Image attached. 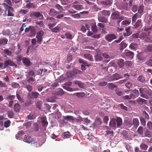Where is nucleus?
<instances>
[{
	"label": "nucleus",
	"instance_id": "f257e3e1",
	"mask_svg": "<svg viewBox=\"0 0 152 152\" xmlns=\"http://www.w3.org/2000/svg\"><path fill=\"white\" fill-rule=\"evenodd\" d=\"M139 90L141 94L140 96L146 99H148V97L147 95L151 96L152 94L151 90L148 88H140Z\"/></svg>",
	"mask_w": 152,
	"mask_h": 152
},
{
	"label": "nucleus",
	"instance_id": "f03ea898",
	"mask_svg": "<svg viewBox=\"0 0 152 152\" xmlns=\"http://www.w3.org/2000/svg\"><path fill=\"white\" fill-rule=\"evenodd\" d=\"M122 124V119L120 118H117L116 120L112 119L110 121L109 125L111 127L115 128L121 126Z\"/></svg>",
	"mask_w": 152,
	"mask_h": 152
},
{
	"label": "nucleus",
	"instance_id": "7ed1b4c3",
	"mask_svg": "<svg viewBox=\"0 0 152 152\" xmlns=\"http://www.w3.org/2000/svg\"><path fill=\"white\" fill-rule=\"evenodd\" d=\"M111 18L113 20H117V21L119 23L121 21L124 19V17L120 16L118 13L115 12L112 14Z\"/></svg>",
	"mask_w": 152,
	"mask_h": 152
},
{
	"label": "nucleus",
	"instance_id": "20e7f679",
	"mask_svg": "<svg viewBox=\"0 0 152 152\" xmlns=\"http://www.w3.org/2000/svg\"><path fill=\"white\" fill-rule=\"evenodd\" d=\"M65 27V25L63 23H61L58 25L53 28H52L51 31L53 32L58 33L61 30H63Z\"/></svg>",
	"mask_w": 152,
	"mask_h": 152
},
{
	"label": "nucleus",
	"instance_id": "39448f33",
	"mask_svg": "<svg viewBox=\"0 0 152 152\" xmlns=\"http://www.w3.org/2000/svg\"><path fill=\"white\" fill-rule=\"evenodd\" d=\"M122 55L123 56H126L128 57L129 59L133 58L134 53L131 51L128 50H125L124 52L122 53Z\"/></svg>",
	"mask_w": 152,
	"mask_h": 152
},
{
	"label": "nucleus",
	"instance_id": "423d86ee",
	"mask_svg": "<svg viewBox=\"0 0 152 152\" xmlns=\"http://www.w3.org/2000/svg\"><path fill=\"white\" fill-rule=\"evenodd\" d=\"M78 3L77 1H75L72 4V7L76 10L79 11L83 9V6Z\"/></svg>",
	"mask_w": 152,
	"mask_h": 152
},
{
	"label": "nucleus",
	"instance_id": "0eeeda50",
	"mask_svg": "<svg viewBox=\"0 0 152 152\" xmlns=\"http://www.w3.org/2000/svg\"><path fill=\"white\" fill-rule=\"evenodd\" d=\"M122 77L119 75L115 74L110 76L109 79V81H113L115 80H117L119 79L122 78Z\"/></svg>",
	"mask_w": 152,
	"mask_h": 152
},
{
	"label": "nucleus",
	"instance_id": "6e6552de",
	"mask_svg": "<svg viewBox=\"0 0 152 152\" xmlns=\"http://www.w3.org/2000/svg\"><path fill=\"white\" fill-rule=\"evenodd\" d=\"M30 16L31 18H34L36 17L39 18L40 19H42L43 18V16L40 13L38 12H32Z\"/></svg>",
	"mask_w": 152,
	"mask_h": 152
},
{
	"label": "nucleus",
	"instance_id": "1a4fd4ad",
	"mask_svg": "<svg viewBox=\"0 0 152 152\" xmlns=\"http://www.w3.org/2000/svg\"><path fill=\"white\" fill-rule=\"evenodd\" d=\"M10 65V66H15L16 67V65L11 60H8L6 61L4 63V67L6 68L7 66Z\"/></svg>",
	"mask_w": 152,
	"mask_h": 152
},
{
	"label": "nucleus",
	"instance_id": "9d476101",
	"mask_svg": "<svg viewBox=\"0 0 152 152\" xmlns=\"http://www.w3.org/2000/svg\"><path fill=\"white\" fill-rule=\"evenodd\" d=\"M105 39L108 42H110L116 38L115 36L113 34H108L105 36Z\"/></svg>",
	"mask_w": 152,
	"mask_h": 152
},
{
	"label": "nucleus",
	"instance_id": "9b49d317",
	"mask_svg": "<svg viewBox=\"0 0 152 152\" xmlns=\"http://www.w3.org/2000/svg\"><path fill=\"white\" fill-rule=\"evenodd\" d=\"M22 61L23 63L27 66H29L31 65L29 60L26 58H23Z\"/></svg>",
	"mask_w": 152,
	"mask_h": 152
},
{
	"label": "nucleus",
	"instance_id": "f8f14e48",
	"mask_svg": "<svg viewBox=\"0 0 152 152\" xmlns=\"http://www.w3.org/2000/svg\"><path fill=\"white\" fill-rule=\"evenodd\" d=\"M123 98L124 99L126 100L131 99L135 98V96L134 94H131L129 95H126L124 96Z\"/></svg>",
	"mask_w": 152,
	"mask_h": 152
},
{
	"label": "nucleus",
	"instance_id": "ddd939ff",
	"mask_svg": "<svg viewBox=\"0 0 152 152\" xmlns=\"http://www.w3.org/2000/svg\"><path fill=\"white\" fill-rule=\"evenodd\" d=\"M23 141L28 143H31V144L32 141L31 138L28 136L25 135L23 139Z\"/></svg>",
	"mask_w": 152,
	"mask_h": 152
},
{
	"label": "nucleus",
	"instance_id": "4468645a",
	"mask_svg": "<svg viewBox=\"0 0 152 152\" xmlns=\"http://www.w3.org/2000/svg\"><path fill=\"white\" fill-rule=\"evenodd\" d=\"M74 83L78 86L80 88H83L84 86V83H83L81 81L76 80L74 82Z\"/></svg>",
	"mask_w": 152,
	"mask_h": 152
},
{
	"label": "nucleus",
	"instance_id": "2eb2a0df",
	"mask_svg": "<svg viewBox=\"0 0 152 152\" xmlns=\"http://www.w3.org/2000/svg\"><path fill=\"white\" fill-rule=\"evenodd\" d=\"M136 102L138 104H142L143 103L146 104L147 103V101L142 99L141 98H139L137 100H136Z\"/></svg>",
	"mask_w": 152,
	"mask_h": 152
},
{
	"label": "nucleus",
	"instance_id": "dca6fc26",
	"mask_svg": "<svg viewBox=\"0 0 152 152\" xmlns=\"http://www.w3.org/2000/svg\"><path fill=\"white\" fill-rule=\"evenodd\" d=\"M13 9L12 7H9V10H8V16H13L14 14L12 12Z\"/></svg>",
	"mask_w": 152,
	"mask_h": 152
},
{
	"label": "nucleus",
	"instance_id": "f3484780",
	"mask_svg": "<svg viewBox=\"0 0 152 152\" xmlns=\"http://www.w3.org/2000/svg\"><path fill=\"white\" fill-rule=\"evenodd\" d=\"M133 125L135 127H137L139 125V122L137 118H134L132 121V125Z\"/></svg>",
	"mask_w": 152,
	"mask_h": 152
},
{
	"label": "nucleus",
	"instance_id": "a211bd4d",
	"mask_svg": "<svg viewBox=\"0 0 152 152\" xmlns=\"http://www.w3.org/2000/svg\"><path fill=\"white\" fill-rule=\"evenodd\" d=\"M98 19L99 22L103 23H106L107 21V19L104 17H99L98 18Z\"/></svg>",
	"mask_w": 152,
	"mask_h": 152
},
{
	"label": "nucleus",
	"instance_id": "6ab92c4d",
	"mask_svg": "<svg viewBox=\"0 0 152 152\" xmlns=\"http://www.w3.org/2000/svg\"><path fill=\"white\" fill-rule=\"evenodd\" d=\"M84 57L85 58L91 61H93L92 56L89 54H85L84 55Z\"/></svg>",
	"mask_w": 152,
	"mask_h": 152
},
{
	"label": "nucleus",
	"instance_id": "aec40b11",
	"mask_svg": "<svg viewBox=\"0 0 152 152\" xmlns=\"http://www.w3.org/2000/svg\"><path fill=\"white\" fill-rule=\"evenodd\" d=\"M138 45L136 43H133L131 44L129 46V48L132 50H134L137 48Z\"/></svg>",
	"mask_w": 152,
	"mask_h": 152
},
{
	"label": "nucleus",
	"instance_id": "412c9836",
	"mask_svg": "<svg viewBox=\"0 0 152 152\" xmlns=\"http://www.w3.org/2000/svg\"><path fill=\"white\" fill-rule=\"evenodd\" d=\"M91 29L94 32H96L97 31L96 23L95 22L92 23L91 25Z\"/></svg>",
	"mask_w": 152,
	"mask_h": 152
},
{
	"label": "nucleus",
	"instance_id": "4be33fe9",
	"mask_svg": "<svg viewBox=\"0 0 152 152\" xmlns=\"http://www.w3.org/2000/svg\"><path fill=\"white\" fill-rule=\"evenodd\" d=\"M57 14L56 11L53 9H51L50 11L49 14L50 16H53Z\"/></svg>",
	"mask_w": 152,
	"mask_h": 152
},
{
	"label": "nucleus",
	"instance_id": "5701e85b",
	"mask_svg": "<svg viewBox=\"0 0 152 152\" xmlns=\"http://www.w3.org/2000/svg\"><path fill=\"white\" fill-rule=\"evenodd\" d=\"M100 12L103 15L105 16H109L110 14V12L109 11L103 10Z\"/></svg>",
	"mask_w": 152,
	"mask_h": 152
},
{
	"label": "nucleus",
	"instance_id": "b1692460",
	"mask_svg": "<svg viewBox=\"0 0 152 152\" xmlns=\"http://www.w3.org/2000/svg\"><path fill=\"white\" fill-rule=\"evenodd\" d=\"M127 46V44L124 42H122L120 44V49L122 50Z\"/></svg>",
	"mask_w": 152,
	"mask_h": 152
},
{
	"label": "nucleus",
	"instance_id": "393cba45",
	"mask_svg": "<svg viewBox=\"0 0 152 152\" xmlns=\"http://www.w3.org/2000/svg\"><path fill=\"white\" fill-rule=\"evenodd\" d=\"M112 1L113 0H106L105 1H102L101 2L103 5H108L112 3Z\"/></svg>",
	"mask_w": 152,
	"mask_h": 152
},
{
	"label": "nucleus",
	"instance_id": "a878e982",
	"mask_svg": "<svg viewBox=\"0 0 152 152\" xmlns=\"http://www.w3.org/2000/svg\"><path fill=\"white\" fill-rule=\"evenodd\" d=\"M2 33L3 35L5 36H9L11 33V31L9 29L4 30Z\"/></svg>",
	"mask_w": 152,
	"mask_h": 152
},
{
	"label": "nucleus",
	"instance_id": "bb28decb",
	"mask_svg": "<svg viewBox=\"0 0 152 152\" xmlns=\"http://www.w3.org/2000/svg\"><path fill=\"white\" fill-rule=\"evenodd\" d=\"M152 133L148 130H146L144 132L145 136L148 137H150L151 136Z\"/></svg>",
	"mask_w": 152,
	"mask_h": 152
},
{
	"label": "nucleus",
	"instance_id": "cd10ccee",
	"mask_svg": "<svg viewBox=\"0 0 152 152\" xmlns=\"http://www.w3.org/2000/svg\"><path fill=\"white\" fill-rule=\"evenodd\" d=\"M20 106L18 104H16L14 106V110L15 111L19 112L20 110Z\"/></svg>",
	"mask_w": 152,
	"mask_h": 152
},
{
	"label": "nucleus",
	"instance_id": "c85d7f7f",
	"mask_svg": "<svg viewBox=\"0 0 152 152\" xmlns=\"http://www.w3.org/2000/svg\"><path fill=\"white\" fill-rule=\"evenodd\" d=\"M118 64L119 66L121 67H123L124 65V60L122 59H120L118 60Z\"/></svg>",
	"mask_w": 152,
	"mask_h": 152
},
{
	"label": "nucleus",
	"instance_id": "c756f323",
	"mask_svg": "<svg viewBox=\"0 0 152 152\" xmlns=\"http://www.w3.org/2000/svg\"><path fill=\"white\" fill-rule=\"evenodd\" d=\"M41 120L43 125L45 126L48 124V122L47 121L46 118L45 117H43L42 118Z\"/></svg>",
	"mask_w": 152,
	"mask_h": 152
},
{
	"label": "nucleus",
	"instance_id": "7c9ffc66",
	"mask_svg": "<svg viewBox=\"0 0 152 152\" xmlns=\"http://www.w3.org/2000/svg\"><path fill=\"white\" fill-rule=\"evenodd\" d=\"M47 71V70L46 69H40L38 70L37 71V74L38 75H42L43 73V74L44 75L45 72Z\"/></svg>",
	"mask_w": 152,
	"mask_h": 152
},
{
	"label": "nucleus",
	"instance_id": "2f4dec72",
	"mask_svg": "<svg viewBox=\"0 0 152 152\" xmlns=\"http://www.w3.org/2000/svg\"><path fill=\"white\" fill-rule=\"evenodd\" d=\"M70 136V134L69 132H65L62 134V137L65 138H69Z\"/></svg>",
	"mask_w": 152,
	"mask_h": 152
},
{
	"label": "nucleus",
	"instance_id": "473e14b6",
	"mask_svg": "<svg viewBox=\"0 0 152 152\" xmlns=\"http://www.w3.org/2000/svg\"><path fill=\"white\" fill-rule=\"evenodd\" d=\"M104 134L105 136H111L113 135V132L112 131H106L104 132Z\"/></svg>",
	"mask_w": 152,
	"mask_h": 152
},
{
	"label": "nucleus",
	"instance_id": "72a5a7b5",
	"mask_svg": "<svg viewBox=\"0 0 152 152\" xmlns=\"http://www.w3.org/2000/svg\"><path fill=\"white\" fill-rule=\"evenodd\" d=\"M31 144L33 145L34 146L36 147L40 146L42 145V144L40 143L39 141H36L35 142H32Z\"/></svg>",
	"mask_w": 152,
	"mask_h": 152
},
{
	"label": "nucleus",
	"instance_id": "f704fd0d",
	"mask_svg": "<svg viewBox=\"0 0 152 152\" xmlns=\"http://www.w3.org/2000/svg\"><path fill=\"white\" fill-rule=\"evenodd\" d=\"M75 95L79 97H83L86 95V94L84 92H78L75 94Z\"/></svg>",
	"mask_w": 152,
	"mask_h": 152
},
{
	"label": "nucleus",
	"instance_id": "c9c22d12",
	"mask_svg": "<svg viewBox=\"0 0 152 152\" xmlns=\"http://www.w3.org/2000/svg\"><path fill=\"white\" fill-rule=\"evenodd\" d=\"M64 119L65 120H68L70 121H73L74 120V119L72 116L67 115L65 116Z\"/></svg>",
	"mask_w": 152,
	"mask_h": 152
},
{
	"label": "nucleus",
	"instance_id": "e433bc0d",
	"mask_svg": "<svg viewBox=\"0 0 152 152\" xmlns=\"http://www.w3.org/2000/svg\"><path fill=\"white\" fill-rule=\"evenodd\" d=\"M65 35L67 39H71L73 38L72 35L69 32H67L66 33Z\"/></svg>",
	"mask_w": 152,
	"mask_h": 152
},
{
	"label": "nucleus",
	"instance_id": "4c0bfd02",
	"mask_svg": "<svg viewBox=\"0 0 152 152\" xmlns=\"http://www.w3.org/2000/svg\"><path fill=\"white\" fill-rule=\"evenodd\" d=\"M95 59L96 61H100L102 60V57L101 54H98L95 57Z\"/></svg>",
	"mask_w": 152,
	"mask_h": 152
},
{
	"label": "nucleus",
	"instance_id": "58836bf2",
	"mask_svg": "<svg viewBox=\"0 0 152 152\" xmlns=\"http://www.w3.org/2000/svg\"><path fill=\"white\" fill-rule=\"evenodd\" d=\"M39 95V94L37 92H32L31 93L32 96L31 98H37Z\"/></svg>",
	"mask_w": 152,
	"mask_h": 152
},
{
	"label": "nucleus",
	"instance_id": "ea45409f",
	"mask_svg": "<svg viewBox=\"0 0 152 152\" xmlns=\"http://www.w3.org/2000/svg\"><path fill=\"white\" fill-rule=\"evenodd\" d=\"M131 23V20H125L123 21L121 23L122 25H129Z\"/></svg>",
	"mask_w": 152,
	"mask_h": 152
},
{
	"label": "nucleus",
	"instance_id": "a19ab883",
	"mask_svg": "<svg viewBox=\"0 0 152 152\" xmlns=\"http://www.w3.org/2000/svg\"><path fill=\"white\" fill-rule=\"evenodd\" d=\"M141 25V20H138L134 26L136 28H137L140 26Z\"/></svg>",
	"mask_w": 152,
	"mask_h": 152
},
{
	"label": "nucleus",
	"instance_id": "79ce46f5",
	"mask_svg": "<svg viewBox=\"0 0 152 152\" xmlns=\"http://www.w3.org/2000/svg\"><path fill=\"white\" fill-rule=\"evenodd\" d=\"M140 146L141 149L144 150H146L148 147V146L144 143H142Z\"/></svg>",
	"mask_w": 152,
	"mask_h": 152
},
{
	"label": "nucleus",
	"instance_id": "37998d69",
	"mask_svg": "<svg viewBox=\"0 0 152 152\" xmlns=\"http://www.w3.org/2000/svg\"><path fill=\"white\" fill-rule=\"evenodd\" d=\"M3 4L5 6L8 5H11V2L10 0H5L4 3Z\"/></svg>",
	"mask_w": 152,
	"mask_h": 152
},
{
	"label": "nucleus",
	"instance_id": "c03bdc74",
	"mask_svg": "<svg viewBox=\"0 0 152 152\" xmlns=\"http://www.w3.org/2000/svg\"><path fill=\"white\" fill-rule=\"evenodd\" d=\"M35 80V79L32 77H30L28 78L27 81L30 84H32L33 83Z\"/></svg>",
	"mask_w": 152,
	"mask_h": 152
},
{
	"label": "nucleus",
	"instance_id": "a18cd8bd",
	"mask_svg": "<svg viewBox=\"0 0 152 152\" xmlns=\"http://www.w3.org/2000/svg\"><path fill=\"white\" fill-rule=\"evenodd\" d=\"M11 86L14 88H18L20 87L18 84L16 83H13L11 84Z\"/></svg>",
	"mask_w": 152,
	"mask_h": 152
},
{
	"label": "nucleus",
	"instance_id": "49530a36",
	"mask_svg": "<svg viewBox=\"0 0 152 152\" xmlns=\"http://www.w3.org/2000/svg\"><path fill=\"white\" fill-rule=\"evenodd\" d=\"M1 45L2 44H6L8 40L6 39H1L0 40Z\"/></svg>",
	"mask_w": 152,
	"mask_h": 152
},
{
	"label": "nucleus",
	"instance_id": "de8ad7c7",
	"mask_svg": "<svg viewBox=\"0 0 152 152\" xmlns=\"http://www.w3.org/2000/svg\"><path fill=\"white\" fill-rule=\"evenodd\" d=\"M10 122L9 120L5 122L4 123V126L5 127L7 128L10 126Z\"/></svg>",
	"mask_w": 152,
	"mask_h": 152
},
{
	"label": "nucleus",
	"instance_id": "09e8293b",
	"mask_svg": "<svg viewBox=\"0 0 152 152\" xmlns=\"http://www.w3.org/2000/svg\"><path fill=\"white\" fill-rule=\"evenodd\" d=\"M137 132L140 134H143L142 127L141 126L139 127L137 129Z\"/></svg>",
	"mask_w": 152,
	"mask_h": 152
},
{
	"label": "nucleus",
	"instance_id": "8fccbe9b",
	"mask_svg": "<svg viewBox=\"0 0 152 152\" xmlns=\"http://www.w3.org/2000/svg\"><path fill=\"white\" fill-rule=\"evenodd\" d=\"M7 114L9 118H12L14 115V113L12 111H10L8 112Z\"/></svg>",
	"mask_w": 152,
	"mask_h": 152
},
{
	"label": "nucleus",
	"instance_id": "3c124183",
	"mask_svg": "<svg viewBox=\"0 0 152 152\" xmlns=\"http://www.w3.org/2000/svg\"><path fill=\"white\" fill-rule=\"evenodd\" d=\"M125 122L126 123V125L131 126L132 125V123L130 119H128L125 121Z\"/></svg>",
	"mask_w": 152,
	"mask_h": 152
},
{
	"label": "nucleus",
	"instance_id": "603ef678",
	"mask_svg": "<svg viewBox=\"0 0 152 152\" xmlns=\"http://www.w3.org/2000/svg\"><path fill=\"white\" fill-rule=\"evenodd\" d=\"M148 128L150 129H152V122L150 121H148L147 124Z\"/></svg>",
	"mask_w": 152,
	"mask_h": 152
},
{
	"label": "nucleus",
	"instance_id": "864d4df0",
	"mask_svg": "<svg viewBox=\"0 0 152 152\" xmlns=\"http://www.w3.org/2000/svg\"><path fill=\"white\" fill-rule=\"evenodd\" d=\"M47 101L50 102H55V99L54 97H50L47 100Z\"/></svg>",
	"mask_w": 152,
	"mask_h": 152
},
{
	"label": "nucleus",
	"instance_id": "5fc2aeb1",
	"mask_svg": "<svg viewBox=\"0 0 152 152\" xmlns=\"http://www.w3.org/2000/svg\"><path fill=\"white\" fill-rule=\"evenodd\" d=\"M44 32L43 31H40L38 32L37 33L36 36L42 37L43 35L44 34Z\"/></svg>",
	"mask_w": 152,
	"mask_h": 152
},
{
	"label": "nucleus",
	"instance_id": "6e6d98bb",
	"mask_svg": "<svg viewBox=\"0 0 152 152\" xmlns=\"http://www.w3.org/2000/svg\"><path fill=\"white\" fill-rule=\"evenodd\" d=\"M137 80H138L142 83H143L145 81L144 77L142 76H139L138 77Z\"/></svg>",
	"mask_w": 152,
	"mask_h": 152
},
{
	"label": "nucleus",
	"instance_id": "4d7b16f0",
	"mask_svg": "<svg viewBox=\"0 0 152 152\" xmlns=\"http://www.w3.org/2000/svg\"><path fill=\"white\" fill-rule=\"evenodd\" d=\"M145 64L149 66H152V59L150 58L146 61Z\"/></svg>",
	"mask_w": 152,
	"mask_h": 152
},
{
	"label": "nucleus",
	"instance_id": "13d9d810",
	"mask_svg": "<svg viewBox=\"0 0 152 152\" xmlns=\"http://www.w3.org/2000/svg\"><path fill=\"white\" fill-rule=\"evenodd\" d=\"M107 86L110 89H112L114 88H116V86L114 85L113 83H109L108 84Z\"/></svg>",
	"mask_w": 152,
	"mask_h": 152
},
{
	"label": "nucleus",
	"instance_id": "bf43d9fd",
	"mask_svg": "<svg viewBox=\"0 0 152 152\" xmlns=\"http://www.w3.org/2000/svg\"><path fill=\"white\" fill-rule=\"evenodd\" d=\"M36 23L37 25H39L40 27L43 28H44L45 27V25L44 24L42 21L37 22Z\"/></svg>",
	"mask_w": 152,
	"mask_h": 152
},
{
	"label": "nucleus",
	"instance_id": "052dcab7",
	"mask_svg": "<svg viewBox=\"0 0 152 152\" xmlns=\"http://www.w3.org/2000/svg\"><path fill=\"white\" fill-rule=\"evenodd\" d=\"M144 6L143 5L140 6L139 9L138 10V12L139 13H141L143 11V8Z\"/></svg>",
	"mask_w": 152,
	"mask_h": 152
},
{
	"label": "nucleus",
	"instance_id": "680f3d73",
	"mask_svg": "<svg viewBox=\"0 0 152 152\" xmlns=\"http://www.w3.org/2000/svg\"><path fill=\"white\" fill-rule=\"evenodd\" d=\"M79 62L80 63H82L85 65V66H88V64L86 63L84 60L82 59H79Z\"/></svg>",
	"mask_w": 152,
	"mask_h": 152
},
{
	"label": "nucleus",
	"instance_id": "e2e57ef3",
	"mask_svg": "<svg viewBox=\"0 0 152 152\" xmlns=\"http://www.w3.org/2000/svg\"><path fill=\"white\" fill-rule=\"evenodd\" d=\"M4 52L5 53L9 56H11L12 54L11 52L8 50H4Z\"/></svg>",
	"mask_w": 152,
	"mask_h": 152
},
{
	"label": "nucleus",
	"instance_id": "0e129e2a",
	"mask_svg": "<svg viewBox=\"0 0 152 152\" xmlns=\"http://www.w3.org/2000/svg\"><path fill=\"white\" fill-rule=\"evenodd\" d=\"M25 88L29 91L32 90V87L30 85H27L26 86Z\"/></svg>",
	"mask_w": 152,
	"mask_h": 152
},
{
	"label": "nucleus",
	"instance_id": "69168bd1",
	"mask_svg": "<svg viewBox=\"0 0 152 152\" xmlns=\"http://www.w3.org/2000/svg\"><path fill=\"white\" fill-rule=\"evenodd\" d=\"M67 60L68 61H70L72 60V56L69 53L67 55Z\"/></svg>",
	"mask_w": 152,
	"mask_h": 152
},
{
	"label": "nucleus",
	"instance_id": "338daca9",
	"mask_svg": "<svg viewBox=\"0 0 152 152\" xmlns=\"http://www.w3.org/2000/svg\"><path fill=\"white\" fill-rule=\"evenodd\" d=\"M88 138L90 140H92L93 139L94 136L91 133H89L88 134Z\"/></svg>",
	"mask_w": 152,
	"mask_h": 152
},
{
	"label": "nucleus",
	"instance_id": "774afa93",
	"mask_svg": "<svg viewBox=\"0 0 152 152\" xmlns=\"http://www.w3.org/2000/svg\"><path fill=\"white\" fill-rule=\"evenodd\" d=\"M125 86L126 87L129 89L131 88L132 84L129 82H128L126 84Z\"/></svg>",
	"mask_w": 152,
	"mask_h": 152
}]
</instances>
